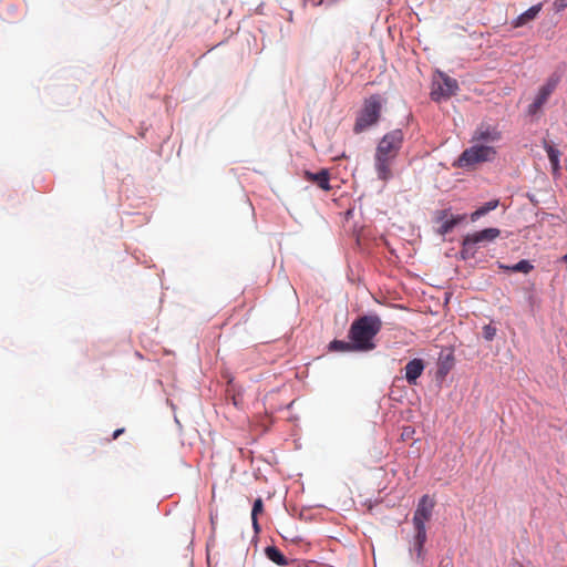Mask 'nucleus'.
Instances as JSON below:
<instances>
[{
	"instance_id": "f257e3e1",
	"label": "nucleus",
	"mask_w": 567,
	"mask_h": 567,
	"mask_svg": "<svg viewBox=\"0 0 567 567\" xmlns=\"http://www.w3.org/2000/svg\"><path fill=\"white\" fill-rule=\"evenodd\" d=\"M381 328L382 321L378 316H363L354 320L349 330V339L354 343L355 351L373 350V338Z\"/></svg>"
},
{
	"instance_id": "f03ea898",
	"label": "nucleus",
	"mask_w": 567,
	"mask_h": 567,
	"mask_svg": "<svg viewBox=\"0 0 567 567\" xmlns=\"http://www.w3.org/2000/svg\"><path fill=\"white\" fill-rule=\"evenodd\" d=\"M382 111V99L378 94H373L364 100L363 107L360 111L353 131L362 133L367 128L377 124Z\"/></svg>"
},
{
	"instance_id": "7ed1b4c3",
	"label": "nucleus",
	"mask_w": 567,
	"mask_h": 567,
	"mask_svg": "<svg viewBox=\"0 0 567 567\" xmlns=\"http://www.w3.org/2000/svg\"><path fill=\"white\" fill-rule=\"evenodd\" d=\"M496 156V150L493 146L485 144H475L460 155L455 166L464 168L478 163L491 162Z\"/></svg>"
},
{
	"instance_id": "20e7f679",
	"label": "nucleus",
	"mask_w": 567,
	"mask_h": 567,
	"mask_svg": "<svg viewBox=\"0 0 567 567\" xmlns=\"http://www.w3.org/2000/svg\"><path fill=\"white\" fill-rule=\"evenodd\" d=\"M457 90L458 83L455 79L443 72H437L432 82L431 99L441 102L455 95Z\"/></svg>"
},
{
	"instance_id": "39448f33",
	"label": "nucleus",
	"mask_w": 567,
	"mask_h": 567,
	"mask_svg": "<svg viewBox=\"0 0 567 567\" xmlns=\"http://www.w3.org/2000/svg\"><path fill=\"white\" fill-rule=\"evenodd\" d=\"M404 134L401 130L386 133L379 142L375 154L378 156L396 158L402 147Z\"/></svg>"
},
{
	"instance_id": "423d86ee",
	"label": "nucleus",
	"mask_w": 567,
	"mask_h": 567,
	"mask_svg": "<svg viewBox=\"0 0 567 567\" xmlns=\"http://www.w3.org/2000/svg\"><path fill=\"white\" fill-rule=\"evenodd\" d=\"M501 234L498 228H486L473 234H468L464 237L462 243V254L473 255L476 249V245L489 243L496 239Z\"/></svg>"
},
{
	"instance_id": "0eeeda50",
	"label": "nucleus",
	"mask_w": 567,
	"mask_h": 567,
	"mask_svg": "<svg viewBox=\"0 0 567 567\" xmlns=\"http://www.w3.org/2000/svg\"><path fill=\"white\" fill-rule=\"evenodd\" d=\"M434 507L435 499L432 496L425 494L420 498L413 515L414 529L426 530L425 524L431 519Z\"/></svg>"
},
{
	"instance_id": "6e6552de",
	"label": "nucleus",
	"mask_w": 567,
	"mask_h": 567,
	"mask_svg": "<svg viewBox=\"0 0 567 567\" xmlns=\"http://www.w3.org/2000/svg\"><path fill=\"white\" fill-rule=\"evenodd\" d=\"M559 82V78L556 75H551L547 79L546 83L542 85L538 90V93L534 100V102L528 106V114L535 115L542 107L547 103L549 96L556 90Z\"/></svg>"
},
{
	"instance_id": "1a4fd4ad",
	"label": "nucleus",
	"mask_w": 567,
	"mask_h": 567,
	"mask_svg": "<svg viewBox=\"0 0 567 567\" xmlns=\"http://www.w3.org/2000/svg\"><path fill=\"white\" fill-rule=\"evenodd\" d=\"M502 138V133L497 130V127L488 125V124H481L474 132L472 136L473 142H477L480 144H492L496 143Z\"/></svg>"
},
{
	"instance_id": "9d476101",
	"label": "nucleus",
	"mask_w": 567,
	"mask_h": 567,
	"mask_svg": "<svg viewBox=\"0 0 567 567\" xmlns=\"http://www.w3.org/2000/svg\"><path fill=\"white\" fill-rule=\"evenodd\" d=\"M394 159L395 158L374 155V169L380 181L388 182L392 178V164Z\"/></svg>"
},
{
	"instance_id": "9b49d317",
	"label": "nucleus",
	"mask_w": 567,
	"mask_h": 567,
	"mask_svg": "<svg viewBox=\"0 0 567 567\" xmlns=\"http://www.w3.org/2000/svg\"><path fill=\"white\" fill-rule=\"evenodd\" d=\"M425 369L424 361L422 359H413L409 361L404 368L405 380L410 385H416L417 379L422 375Z\"/></svg>"
},
{
	"instance_id": "f8f14e48",
	"label": "nucleus",
	"mask_w": 567,
	"mask_h": 567,
	"mask_svg": "<svg viewBox=\"0 0 567 567\" xmlns=\"http://www.w3.org/2000/svg\"><path fill=\"white\" fill-rule=\"evenodd\" d=\"M303 176L308 182L316 184L322 190L328 192L331 189L330 174H329V171L326 168H322L317 173L306 171Z\"/></svg>"
},
{
	"instance_id": "ddd939ff",
	"label": "nucleus",
	"mask_w": 567,
	"mask_h": 567,
	"mask_svg": "<svg viewBox=\"0 0 567 567\" xmlns=\"http://www.w3.org/2000/svg\"><path fill=\"white\" fill-rule=\"evenodd\" d=\"M439 214V220L441 221L439 233L441 235H446L452 231V229L465 218V215H460L456 217L450 216L447 210H441Z\"/></svg>"
},
{
	"instance_id": "4468645a",
	"label": "nucleus",
	"mask_w": 567,
	"mask_h": 567,
	"mask_svg": "<svg viewBox=\"0 0 567 567\" xmlns=\"http://www.w3.org/2000/svg\"><path fill=\"white\" fill-rule=\"evenodd\" d=\"M425 542L426 530L415 529V535L410 551L412 555H415L417 561H423Z\"/></svg>"
},
{
	"instance_id": "2eb2a0df",
	"label": "nucleus",
	"mask_w": 567,
	"mask_h": 567,
	"mask_svg": "<svg viewBox=\"0 0 567 567\" xmlns=\"http://www.w3.org/2000/svg\"><path fill=\"white\" fill-rule=\"evenodd\" d=\"M543 144H544V148L548 155L549 162L551 164L553 174L556 175L560 171V163H559L560 152L558 148L553 146L546 140H544Z\"/></svg>"
},
{
	"instance_id": "dca6fc26",
	"label": "nucleus",
	"mask_w": 567,
	"mask_h": 567,
	"mask_svg": "<svg viewBox=\"0 0 567 567\" xmlns=\"http://www.w3.org/2000/svg\"><path fill=\"white\" fill-rule=\"evenodd\" d=\"M542 9V4H536V6H533L530 7L528 10H526L525 12H523L522 14H519L513 22V25L515 28H519V27H523L525 25L526 23H528L529 21L534 20L539 11Z\"/></svg>"
},
{
	"instance_id": "f3484780",
	"label": "nucleus",
	"mask_w": 567,
	"mask_h": 567,
	"mask_svg": "<svg viewBox=\"0 0 567 567\" xmlns=\"http://www.w3.org/2000/svg\"><path fill=\"white\" fill-rule=\"evenodd\" d=\"M498 204H499L498 199H493V200L485 203L483 206L478 207L475 212L472 213L471 220L476 221L482 216H484L487 213H489L491 210H494L495 208H497Z\"/></svg>"
},
{
	"instance_id": "a211bd4d",
	"label": "nucleus",
	"mask_w": 567,
	"mask_h": 567,
	"mask_svg": "<svg viewBox=\"0 0 567 567\" xmlns=\"http://www.w3.org/2000/svg\"><path fill=\"white\" fill-rule=\"evenodd\" d=\"M266 555L267 557L274 561L275 564L279 566H286L288 565V560L285 557V555L275 546H269L266 548Z\"/></svg>"
},
{
	"instance_id": "6ab92c4d",
	"label": "nucleus",
	"mask_w": 567,
	"mask_h": 567,
	"mask_svg": "<svg viewBox=\"0 0 567 567\" xmlns=\"http://www.w3.org/2000/svg\"><path fill=\"white\" fill-rule=\"evenodd\" d=\"M503 268L512 272L528 274L533 269V265L528 260L523 259L513 266H506Z\"/></svg>"
},
{
	"instance_id": "aec40b11",
	"label": "nucleus",
	"mask_w": 567,
	"mask_h": 567,
	"mask_svg": "<svg viewBox=\"0 0 567 567\" xmlns=\"http://www.w3.org/2000/svg\"><path fill=\"white\" fill-rule=\"evenodd\" d=\"M262 511H264V503H262V499L259 497V498L255 499L254 505H252V509H251V520H252V525H254V528H255L256 532L259 528L257 516Z\"/></svg>"
},
{
	"instance_id": "412c9836",
	"label": "nucleus",
	"mask_w": 567,
	"mask_h": 567,
	"mask_svg": "<svg viewBox=\"0 0 567 567\" xmlns=\"http://www.w3.org/2000/svg\"><path fill=\"white\" fill-rule=\"evenodd\" d=\"M330 349L334 351H355L354 343L350 340V342L333 340L330 343Z\"/></svg>"
},
{
	"instance_id": "4be33fe9",
	"label": "nucleus",
	"mask_w": 567,
	"mask_h": 567,
	"mask_svg": "<svg viewBox=\"0 0 567 567\" xmlns=\"http://www.w3.org/2000/svg\"><path fill=\"white\" fill-rule=\"evenodd\" d=\"M484 338L488 341L493 340L496 334V328L492 327L491 324H486L483 328Z\"/></svg>"
},
{
	"instance_id": "5701e85b",
	"label": "nucleus",
	"mask_w": 567,
	"mask_h": 567,
	"mask_svg": "<svg viewBox=\"0 0 567 567\" xmlns=\"http://www.w3.org/2000/svg\"><path fill=\"white\" fill-rule=\"evenodd\" d=\"M414 432H415V431H414V429H413V427H411V426H404V427L402 429V433H401V437H402V440H404V441H405V440H410V439H412V437H413Z\"/></svg>"
},
{
	"instance_id": "b1692460",
	"label": "nucleus",
	"mask_w": 567,
	"mask_h": 567,
	"mask_svg": "<svg viewBox=\"0 0 567 567\" xmlns=\"http://www.w3.org/2000/svg\"><path fill=\"white\" fill-rule=\"evenodd\" d=\"M554 8L556 11H561L567 8V0H555Z\"/></svg>"
},
{
	"instance_id": "393cba45",
	"label": "nucleus",
	"mask_w": 567,
	"mask_h": 567,
	"mask_svg": "<svg viewBox=\"0 0 567 567\" xmlns=\"http://www.w3.org/2000/svg\"><path fill=\"white\" fill-rule=\"evenodd\" d=\"M124 429H117L114 431L113 435H112V440H116L122 433H124Z\"/></svg>"
},
{
	"instance_id": "a878e982",
	"label": "nucleus",
	"mask_w": 567,
	"mask_h": 567,
	"mask_svg": "<svg viewBox=\"0 0 567 567\" xmlns=\"http://www.w3.org/2000/svg\"><path fill=\"white\" fill-rule=\"evenodd\" d=\"M210 523H212V528L213 530L215 529V523H216V519L213 515H210Z\"/></svg>"
},
{
	"instance_id": "bb28decb",
	"label": "nucleus",
	"mask_w": 567,
	"mask_h": 567,
	"mask_svg": "<svg viewBox=\"0 0 567 567\" xmlns=\"http://www.w3.org/2000/svg\"><path fill=\"white\" fill-rule=\"evenodd\" d=\"M563 260L567 262V254L563 257Z\"/></svg>"
}]
</instances>
